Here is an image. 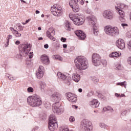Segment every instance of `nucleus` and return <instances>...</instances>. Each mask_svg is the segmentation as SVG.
<instances>
[{
	"mask_svg": "<svg viewBox=\"0 0 131 131\" xmlns=\"http://www.w3.org/2000/svg\"><path fill=\"white\" fill-rule=\"evenodd\" d=\"M62 47H63V48L64 49H66V48H67V45H66V44H63V45H62Z\"/></svg>",
	"mask_w": 131,
	"mask_h": 131,
	"instance_id": "obj_55",
	"label": "nucleus"
},
{
	"mask_svg": "<svg viewBox=\"0 0 131 131\" xmlns=\"http://www.w3.org/2000/svg\"><path fill=\"white\" fill-rule=\"evenodd\" d=\"M69 121L71 123L74 122L75 121V118L74 116H71L69 118Z\"/></svg>",
	"mask_w": 131,
	"mask_h": 131,
	"instance_id": "obj_39",
	"label": "nucleus"
},
{
	"mask_svg": "<svg viewBox=\"0 0 131 131\" xmlns=\"http://www.w3.org/2000/svg\"><path fill=\"white\" fill-rule=\"evenodd\" d=\"M44 105L45 108H46L47 109H50V108L51 107V103H50V102L48 101H46L44 102Z\"/></svg>",
	"mask_w": 131,
	"mask_h": 131,
	"instance_id": "obj_33",
	"label": "nucleus"
},
{
	"mask_svg": "<svg viewBox=\"0 0 131 131\" xmlns=\"http://www.w3.org/2000/svg\"><path fill=\"white\" fill-rule=\"evenodd\" d=\"M26 64H27V65H30V64H31V61H30L29 60H27L26 61Z\"/></svg>",
	"mask_w": 131,
	"mask_h": 131,
	"instance_id": "obj_49",
	"label": "nucleus"
},
{
	"mask_svg": "<svg viewBox=\"0 0 131 131\" xmlns=\"http://www.w3.org/2000/svg\"><path fill=\"white\" fill-rule=\"evenodd\" d=\"M41 62L45 65H49L50 64V58L46 55H43L40 57Z\"/></svg>",
	"mask_w": 131,
	"mask_h": 131,
	"instance_id": "obj_23",
	"label": "nucleus"
},
{
	"mask_svg": "<svg viewBox=\"0 0 131 131\" xmlns=\"http://www.w3.org/2000/svg\"><path fill=\"white\" fill-rule=\"evenodd\" d=\"M13 37V36H12L11 35H8V36L7 37V40H8L9 41H10V39H12V38Z\"/></svg>",
	"mask_w": 131,
	"mask_h": 131,
	"instance_id": "obj_44",
	"label": "nucleus"
},
{
	"mask_svg": "<svg viewBox=\"0 0 131 131\" xmlns=\"http://www.w3.org/2000/svg\"><path fill=\"white\" fill-rule=\"evenodd\" d=\"M39 117L41 119V120H45V119L47 118V116H46V115H40Z\"/></svg>",
	"mask_w": 131,
	"mask_h": 131,
	"instance_id": "obj_41",
	"label": "nucleus"
},
{
	"mask_svg": "<svg viewBox=\"0 0 131 131\" xmlns=\"http://www.w3.org/2000/svg\"><path fill=\"white\" fill-rule=\"evenodd\" d=\"M121 25H122V27H125L127 26V24H122Z\"/></svg>",
	"mask_w": 131,
	"mask_h": 131,
	"instance_id": "obj_53",
	"label": "nucleus"
},
{
	"mask_svg": "<svg viewBox=\"0 0 131 131\" xmlns=\"http://www.w3.org/2000/svg\"><path fill=\"white\" fill-rule=\"evenodd\" d=\"M76 67L79 70H85L89 67L88 60L83 56H78L75 59Z\"/></svg>",
	"mask_w": 131,
	"mask_h": 131,
	"instance_id": "obj_1",
	"label": "nucleus"
},
{
	"mask_svg": "<svg viewBox=\"0 0 131 131\" xmlns=\"http://www.w3.org/2000/svg\"><path fill=\"white\" fill-rule=\"evenodd\" d=\"M91 80L94 83H97L99 82V79H98L97 77H96L95 76L91 77Z\"/></svg>",
	"mask_w": 131,
	"mask_h": 131,
	"instance_id": "obj_28",
	"label": "nucleus"
},
{
	"mask_svg": "<svg viewBox=\"0 0 131 131\" xmlns=\"http://www.w3.org/2000/svg\"><path fill=\"white\" fill-rule=\"evenodd\" d=\"M54 58L56 59V60H59V61L63 60V58L59 55H54Z\"/></svg>",
	"mask_w": 131,
	"mask_h": 131,
	"instance_id": "obj_38",
	"label": "nucleus"
},
{
	"mask_svg": "<svg viewBox=\"0 0 131 131\" xmlns=\"http://www.w3.org/2000/svg\"><path fill=\"white\" fill-rule=\"evenodd\" d=\"M116 45L120 50H123L125 48L124 40L122 39H118V40L116 41Z\"/></svg>",
	"mask_w": 131,
	"mask_h": 131,
	"instance_id": "obj_21",
	"label": "nucleus"
},
{
	"mask_svg": "<svg viewBox=\"0 0 131 131\" xmlns=\"http://www.w3.org/2000/svg\"><path fill=\"white\" fill-rule=\"evenodd\" d=\"M71 24L68 21L66 23L65 29L67 30V31H70L71 30Z\"/></svg>",
	"mask_w": 131,
	"mask_h": 131,
	"instance_id": "obj_27",
	"label": "nucleus"
},
{
	"mask_svg": "<svg viewBox=\"0 0 131 131\" xmlns=\"http://www.w3.org/2000/svg\"><path fill=\"white\" fill-rule=\"evenodd\" d=\"M38 84L39 85V88L41 92H43L46 88V83L43 81H41L38 82Z\"/></svg>",
	"mask_w": 131,
	"mask_h": 131,
	"instance_id": "obj_26",
	"label": "nucleus"
},
{
	"mask_svg": "<svg viewBox=\"0 0 131 131\" xmlns=\"http://www.w3.org/2000/svg\"><path fill=\"white\" fill-rule=\"evenodd\" d=\"M10 30H11V31H12V32H13V31H14V30H15L12 27L10 28Z\"/></svg>",
	"mask_w": 131,
	"mask_h": 131,
	"instance_id": "obj_58",
	"label": "nucleus"
},
{
	"mask_svg": "<svg viewBox=\"0 0 131 131\" xmlns=\"http://www.w3.org/2000/svg\"><path fill=\"white\" fill-rule=\"evenodd\" d=\"M59 48H60V44H57L56 45V49H59Z\"/></svg>",
	"mask_w": 131,
	"mask_h": 131,
	"instance_id": "obj_56",
	"label": "nucleus"
},
{
	"mask_svg": "<svg viewBox=\"0 0 131 131\" xmlns=\"http://www.w3.org/2000/svg\"><path fill=\"white\" fill-rule=\"evenodd\" d=\"M104 31L107 35L115 36L119 34V29L116 27H113L110 25H106L104 27Z\"/></svg>",
	"mask_w": 131,
	"mask_h": 131,
	"instance_id": "obj_3",
	"label": "nucleus"
},
{
	"mask_svg": "<svg viewBox=\"0 0 131 131\" xmlns=\"http://www.w3.org/2000/svg\"><path fill=\"white\" fill-rule=\"evenodd\" d=\"M126 81H124V82H118L117 83V85H121V86H122V85H124V88H126Z\"/></svg>",
	"mask_w": 131,
	"mask_h": 131,
	"instance_id": "obj_35",
	"label": "nucleus"
},
{
	"mask_svg": "<svg viewBox=\"0 0 131 131\" xmlns=\"http://www.w3.org/2000/svg\"><path fill=\"white\" fill-rule=\"evenodd\" d=\"M103 65H104V66H106V65H107V61H106V60L104 61Z\"/></svg>",
	"mask_w": 131,
	"mask_h": 131,
	"instance_id": "obj_61",
	"label": "nucleus"
},
{
	"mask_svg": "<svg viewBox=\"0 0 131 131\" xmlns=\"http://www.w3.org/2000/svg\"><path fill=\"white\" fill-rule=\"evenodd\" d=\"M72 78L74 81L76 82H78L80 80V75L78 74H73Z\"/></svg>",
	"mask_w": 131,
	"mask_h": 131,
	"instance_id": "obj_25",
	"label": "nucleus"
},
{
	"mask_svg": "<svg viewBox=\"0 0 131 131\" xmlns=\"http://www.w3.org/2000/svg\"><path fill=\"white\" fill-rule=\"evenodd\" d=\"M45 73V68L43 67L40 66L38 70L36 71V76L38 79H40L43 76Z\"/></svg>",
	"mask_w": 131,
	"mask_h": 131,
	"instance_id": "obj_18",
	"label": "nucleus"
},
{
	"mask_svg": "<svg viewBox=\"0 0 131 131\" xmlns=\"http://www.w3.org/2000/svg\"><path fill=\"white\" fill-rule=\"evenodd\" d=\"M35 13H36V14H39V11H38V10H36Z\"/></svg>",
	"mask_w": 131,
	"mask_h": 131,
	"instance_id": "obj_63",
	"label": "nucleus"
},
{
	"mask_svg": "<svg viewBox=\"0 0 131 131\" xmlns=\"http://www.w3.org/2000/svg\"><path fill=\"white\" fill-rule=\"evenodd\" d=\"M92 61L94 66H99V65H101V63H102L101 56L97 53L92 54Z\"/></svg>",
	"mask_w": 131,
	"mask_h": 131,
	"instance_id": "obj_9",
	"label": "nucleus"
},
{
	"mask_svg": "<svg viewBox=\"0 0 131 131\" xmlns=\"http://www.w3.org/2000/svg\"><path fill=\"white\" fill-rule=\"evenodd\" d=\"M80 127L83 131H92L93 130V125L92 122L89 120H83L81 122Z\"/></svg>",
	"mask_w": 131,
	"mask_h": 131,
	"instance_id": "obj_7",
	"label": "nucleus"
},
{
	"mask_svg": "<svg viewBox=\"0 0 131 131\" xmlns=\"http://www.w3.org/2000/svg\"><path fill=\"white\" fill-rule=\"evenodd\" d=\"M72 107L74 108V109H77V108H78V106H77L75 105H73Z\"/></svg>",
	"mask_w": 131,
	"mask_h": 131,
	"instance_id": "obj_52",
	"label": "nucleus"
},
{
	"mask_svg": "<svg viewBox=\"0 0 131 131\" xmlns=\"http://www.w3.org/2000/svg\"><path fill=\"white\" fill-rule=\"evenodd\" d=\"M31 49V45L30 43L21 44L19 46V51L24 57H26Z\"/></svg>",
	"mask_w": 131,
	"mask_h": 131,
	"instance_id": "obj_6",
	"label": "nucleus"
},
{
	"mask_svg": "<svg viewBox=\"0 0 131 131\" xmlns=\"http://www.w3.org/2000/svg\"><path fill=\"white\" fill-rule=\"evenodd\" d=\"M115 69H116V70H121V69H122L121 65L119 64H116L115 67Z\"/></svg>",
	"mask_w": 131,
	"mask_h": 131,
	"instance_id": "obj_37",
	"label": "nucleus"
},
{
	"mask_svg": "<svg viewBox=\"0 0 131 131\" xmlns=\"http://www.w3.org/2000/svg\"><path fill=\"white\" fill-rule=\"evenodd\" d=\"M115 96H116V97H119V96H120V94L118 93H115Z\"/></svg>",
	"mask_w": 131,
	"mask_h": 131,
	"instance_id": "obj_57",
	"label": "nucleus"
},
{
	"mask_svg": "<svg viewBox=\"0 0 131 131\" xmlns=\"http://www.w3.org/2000/svg\"><path fill=\"white\" fill-rule=\"evenodd\" d=\"M33 57V52H30L29 54V58L30 59H32V58Z\"/></svg>",
	"mask_w": 131,
	"mask_h": 131,
	"instance_id": "obj_43",
	"label": "nucleus"
},
{
	"mask_svg": "<svg viewBox=\"0 0 131 131\" xmlns=\"http://www.w3.org/2000/svg\"><path fill=\"white\" fill-rule=\"evenodd\" d=\"M100 105V102L97 99H93L89 102V106L92 108H98Z\"/></svg>",
	"mask_w": 131,
	"mask_h": 131,
	"instance_id": "obj_22",
	"label": "nucleus"
},
{
	"mask_svg": "<svg viewBox=\"0 0 131 131\" xmlns=\"http://www.w3.org/2000/svg\"><path fill=\"white\" fill-rule=\"evenodd\" d=\"M102 16L106 20H112L114 18V12L111 10H106L103 12Z\"/></svg>",
	"mask_w": 131,
	"mask_h": 131,
	"instance_id": "obj_10",
	"label": "nucleus"
},
{
	"mask_svg": "<svg viewBox=\"0 0 131 131\" xmlns=\"http://www.w3.org/2000/svg\"><path fill=\"white\" fill-rule=\"evenodd\" d=\"M58 128V122L55 115H51L49 117V129L53 131Z\"/></svg>",
	"mask_w": 131,
	"mask_h": 131,
	"instance_id": "obj_5",
	"label": "nucleus"
},
{
	"mask_svg": "<svg viewBox=\"0 0 131 131\" xmlns=\"http://www.w3.org/2000/svg\"><path fill=\"white\" fill-rule=\"evenodd\" d=\"M17 26L18 27H19L20 26H21V24H17Z\"/></svg>",
	"mask_w": 131,
	"mask_h": 131,
	"instance_id": "obj_64",
	"label": "nucleus"
},
{
	"mask_svg": "<svg viewBox=\"0 0 131 131\" xmlns=\"http://www.w3.org/2000/svg\"><path fill=\"white\" fill-rule=\"evenodd\" d=\"M15 45H17V46H18V45H20V41L19 40H16L15 41Z\"/></svg>",
	"mask_w": 131,
	"mask_h": 131,
	"instance_id": "obj_50",
	"label": "nucleus"
},
{
	"mask_svg": "<svg viewBox=\"0 0 131 131\" xmlns=\"http://www.w3.org/2000/svg\"><path fill=\"white\" fill-rule=\"evenodd\" d=\"M57 76L59 79H60V80H63L64 81L65 83L70 81V78H69V77H67L65 74L60 72L57 73Z\"/></svg>",
	"mask_w": 131,
	"mask_h": 131,
	"instance_id": "obj_16",
	"label": "nucleus"
},
{
	"mask_svg": "<svg viewBox=\"0 0 131 131\" xmlns=\"http://www.w3.org/2000/svg\"><path fill=\"white\" fill-rule=\"evenodd\" d=\"M99 126L100 127H101V128H103V129H106V128H107V125L104 123H99Z\"/></svg>",
	"mask_w": 131,
	"mask_h": 131,
	"instance_id": "obj_31",
	"label": "nucleus"
},
{
	"mask_svg": "<svg viewBox=\"0 0 131 131\" xmlns=\"http://www.w3.org/2000/svg\"><path fill=\"white\" fill-rule=\"evenodd\" d=\"M6 76L9 78V80H16V77H13L12 75H10L8 74H6Z\"/></svg>",
	"mask_w": 131,
	"mask_h": 131,
	"instance_id": "obj_32",
	"label": "nucleus"
},
{
	"mask_svg": "<svg viewBox=\"0 0 131 131\" xmlns=\"http://www.w3.org/2000/svg\"><path fill=\"white\" fill-rule=\"evenodd\" d=\"M30 21V19H27L26 20V24H27V23H29V22Z\"/></svg>",
	"mask_w": 131,
	"mask_h": 131,
	"instance_id": "obj_60",
	"label": "nucleus"
},
{
	"mask_svg": "<svg viewBox=\"0 0 131 131\" xmlns=\"http://www.w3.org/2000/svg\"><path fill=\"white\" fill-rule=\"evenodd\" d=\"M103 110V111H110L111 112H113V108L109 106L104 107Z\"/></svg>",
	"mask_w": 131,
	"mask_h": 131,
	"instance_id": "obj_30",
	"label": "nucleus"
},
{
	"mask_svg": "<svg viewBox=\"0 0 131 131\" xmlns=\"http://www.w3.org/2000/svg\"><path fill=\"white\" fill-rule=\"evenodd\" d=\"M16 57L21 59V58H22V55H21V54H17L16 55Z\"/></svg>",
	"mask_w": 131,
	"mask_h": 131,
	"instance_id": "obj_48",
	"label": "nucleus"
},
{
	"mask_svg": "<svg viewBox=\"0 0 131 131\" xmlns=\"http://www.w3.org/2000/svg\"><path fill=\"white\" fill-rule=\"evenodd\" d=\"M20 31H22L23 30V27H22V26H20L19 27H18Z\"/></svg>",
	"mask_w": 131,
	"mask_h": 131,
	"instance_id": "obj_54",
	"label": "nucleus"
},
{
	"mask_svg": "<svg viewBox=\"0 0 131 131\" xmlns=\"http://www.w3.org/2000/svg\"><path fill=\"white\" fill-rule=\"evenodd\" d=\"M27 91H28V93H33V92L34 91V90L33 89V88H32V87H29L27 89Z\"/></svg>",
	"mask_w": 131,
	"mask_h": 131,
	"instance_id": "obj_40",
	"label": "nucleus"
},
{
	"mask_svg": "<svg viewBox=\"0 0 131 131\" xmlns=\"http://www.w3.org/2000/svg\"><path fill=\"white\" fill-rule=\"evenodd\" d=\"M51 11L54 16H56L57 17H59V16L62 15V8L57 7L55 5L51 7Z\"/></svg>",
	"mask_w": 131,
	"mask_h": 131,
	"instance_id": "obj_13",
	"label": "nucleus"
},
{
	"mask_svg": "<svg viewBox=\"0 0 131 131\" xmlns=\"http://www.w3.org/2000/svg\"><path fill=\"white\" fill-rule=\"evenodd\" d=\"M78 2H76L75 1H70L69 5L75 13H77L79 11V6H78Z\"/></svg>",
	"mask_w": 131,
	"mask_h": 131,
	"instance_id": "obj_17",
	"label": "nucleus"
},
{
	"mask_svg": "<svg viewBox=\"0 0 131 131\" xmlns=\"http://www.w3.org/2000/svg\"><path fill=\"white\" fill-rule=\"evenodd\" d=\"M66 96L67 99L71 103H72L73 104H75V103L77 102V95H75L70 92H68L66 94Z\"/></svg>",
	"mask_w": 131,
	"mask_h": 131,
	"instance_id": "obj_12",
	"label": "nucleus"
},
{
	"mask_svg": "<svg viewBox=\"0 0 131 131\" xmlns=\"http://www.w3.org/2000/svg\"><path fill=\"white\" fill-rule=\"evenodd\" d=\"M9 42H10V41H9V40H7V42H6L5 45V48H8V47H9Z\"/></svg>",
	"mask_w": 131,
	"mask_h": 131,
	"instance_id": "obj_45",
	"label": "nucleus"
},
{
	"mask_svg": "<svg viewBox=\"0 0 131 131\" xmlns=\"http://www.w3.org/2000/svg\"><path fill=\"white\" fill-rule=\"evenodd\" d=\"M66 39H67L66 38L61 37L60 40L62 41V42H65V41H66Z\"/></svg>",
	"mask_w": 131,
	"mask_h": 131,
	"instance_id": "obj_46",
	"label": "nucleus"
},
{
	"mask_svg": "<svg viewBox=\"0 0 131 131\" xmlns=\"http://www.w3.org/2000/svg\"><path fill=\"white\" fill-rule=\"evenodd\" d=\"M51 98L55 102V104H60V101L62 100V95L58 92H55L51 95Z\"/></svg>",
	"mask_w": 131,
	"mask_h": 131,
	"instance_id": "obj_14",
	"label": "nucleus"
},
{
	"mask_svg": "<svg viewBox=\"0 0 131 131\" xmlns=\"http://www.w3.org/2000/svg\"><path fill=\"white\" fill-rule=\"evenodd\" d=\"M75 33L76 35L79 37V39H81V40H83V39L86 37L85 34L80 30L75 31Z\"/></svg>",
	"mask_w": 131,
	"mask_h": 131,
	"instance_id": "obj_20",
	"label": "nucleus"
},
{
	"mask_svg": "<svg viewBox=\"0 0 131 131\" xmlns=\"http://www.w3.org/2000/svg\"><path fill=\"white\" fill-rule=\"evenodd\" d=\"M54 35H55V30L54 29V28H50L47 31V37L55 41V40H56V38L54 37Z\"/></svg>",
	"mask_w": 131,
	"mask_h": 131,
	"instance_id": "obj_15",
	"label": "nucleus"
},
{
	"mask_svg": "<svg viewBox=\"0 0 131 131\" xmlns=\"http://www.w3.org/2000/svg\"><path fill=\"white\" fill-rule=\"evenodd\" d=\"M78 92H79V93H82V89H78Z\"/></svg>",
	"mask_w": 131,
	"mask_h": 131,
	"instance_id": "obj_59",
	"label": "nucleus"
},
{
	"mask_svg": "<svg viewBox=\"0 0 131 131\" xmlns=\"http://www.w3.org/2000/svg\"><path fill=\"white\" fill-rule=\"evenodd\" d=\"M110 58H119L121 57V53L119 52H114L109 55Z\"/></svg>",
	"mask_w": 131,
	"mask_h": 131,
	"instance_id": "obj_24",
	"label": "nucleus"
},
{
	"mask_svg": "<svg viewBox=\"0 0 131 131\" xmlns=\"http://www.w3.org/2000/svg\"><path fill=\"white\" fill-rule=\"evenodd\" d=\"M52 107L54 113H56V114H62L64 112V107L61 106V104L60 103H54Z\"/></svg>",
	"mask_w": 131,
	"mask_h": 131,
	"instance_id": "obj_11",
	"label": "nucleus"
},
{
	"mask_svg": "<svg viewBox=\"0 0 131 131\" xmlns=\"http://www.w3.org/2000/svg\"><path fill=\"white\" fill-rule=\"evenodd\" d=\"M69 17L71 20H72L74 24L78 26H79V25H82V24L84 23V18L83 17L82 18L80 17L76 16L73 14H69Z\"/></svg>",
	"mask_w": 131,
	"mask_h": 131,
	"instance_id": "obj_8",
	"label": "nucleus"
},
{
	"mask_svg": "<svg viewBox=\"0 0 131 131\" xmlns=\"http://www.w3.org/2000/svg\"><path fill=\"white\" fill-rule=\"evenodd\" d=\"M12 33H13L16 37H20L21 36V33L18 32V31L14 30V31L12 32Z\"/></svg>",
	"mask_w": 131,
	"mask_h": 131,
	"instance_id": "obj_29",
	"label": "nucleus"
},
{
	"mask_svg": "<svg viewBox=\"0 0 131 131\" xmlns=\"http://www.w3.org/2000/svg\"><path fill=\"white\" fill-rule=\"evenodd\" d=\"M64 53H71V51H66L64 50Z\"/></svg>",
	"mask_w": 131,
	"mask_h": 131,
	"instance_id": "obj_62",
	"label": "nucleus"
},
{
	"mask_svg": "<svg viewBox=\"0 0 131 131\" xmlns=\"http://www.w3.org/2000/svg\"><path fill=\"white\" fill-rule=\"evenodd\" d=\"M71 2H75L76 3H79L80 5H83L84 4V1L83 0H72Z\"/></svg>",
	"mask_w": 131,
	"mask_h": 131,
	"instance_id": "obj_36",
	"label": "nucleus"
},
{
	"mask_svg": "<svg viewBox=\"0 0 131 131\" xmlns=\"http://www.w3.org/2000/svg\"><path fill=\"white\" fill-rule=\"evenodd\" d=\"M127 113V111H123L121 115V118H122L123 119H125V117Z\"/></svg>",
	"mask_w": 131,
	"mask_h": 131,
	"instance_id": "obj_34",
	"label": "nucleus"
},
{
	"mask_svg": "<svg viewBox=\"0 0 131 131\" xmlns=\"http://www.w3.org/2000/svg\"><path fill=\"white\" fill-rule=\"evenodd\" d=\"M98 97L100 99H103V95H102V94H98Z\"/></svg>",
	"mask_w": 131,
	"mask_h": 131,
	"instance_id": "obj_47",
	"label": "nucleus"
},
{
	"mask_svg": "<svg viewBox=\"0 0 131 131\" xmlns=\"http://www.w3.org/2000/svg\"><path fill=\"white\" fill-rule=\"evenodd\" d=\"M116 10L118 11L119 14L120 15L119 20L121 22H124L125 20L124 19V16H125V14L124 13V11H123L119 7L116 6Z\"/></svg>",
	"mask_w": 131,
	"mask_h": 131,
	"instance_id": "obj_19",
	"label": "nucleus"
},
{
	"mask_svg": "<svg viewBox=\"0 0 131 131\" xmlns=\"http://www.w3.org/2000/svg\"><path fill=\"white\" fill-rule=\"evenodd\" d=\"M89 25L93 27V33L95 35H98L99 32V27L97 24V18L96 16L92 15L91 16L87 17Z\"/></svg>",
	"mask_w": 131,
	"mask_h": 131,
	"instance_id": "obj_4",
	"label": "nucleus"
},
{
	"mask_svg": "<svg viewBox=\"0 0 131 131\" xmlns=\"http://www.w3.org/2000/svg\"><path fill=\"white\" fill-rule=\"evenodd\" d=\"M44 48H45V49H49V45H48V44L45 45H44Z\"/></svg>",
	"mask_w": 131,
	"mask_h": 131,
	"instance_id": "obj_51",
	"label": "nucleus"
},
{
	"mask_svg": "<svg viewBox=\"0 0 131 131\" xmlns=\"http://www.w3.org/2000/svg\"><path fill=\"white\" fill-rule=\"evenodd\" d=\"M27 102L32 107H39L42 104L41 98L37 95L28 97Z\"/></svg>",
	"mask_w": 131,
	"mask_h": 131,
	"instance_id": "obj_2",
	"label": "nucleus"
},
{
	"mask_svg": "<svg viewBox=\"0 0 131 131\" xmlns=\"http://www.w3.org/2000/svg\"><path fill=\"white\" fill-rule=\"evenodd\" d=\"M127 48L131 51V40L127 43Z\"/></svg>",
	"mask_w": 131,
	"mask_h": 131,
	"instance_id": "obj_42",
	"label": "nucleus"
}]
</instances>
